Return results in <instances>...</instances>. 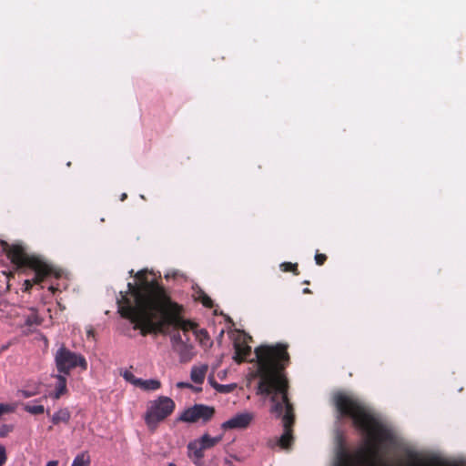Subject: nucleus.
Listing matches in <instances>:
<instances>
[{
	"mask_svg": "<svg viewBox=\"0 0 466 466\" xmlns=\"http://www.w3.org/2000/svg\"><path fill=\"white\" fill-rule=\"evenodd\" d=\"M49 289L52 291V293H53V294H54V293H55V291L56 290L53 286H51V287L49 288Z\"/></svg>",
	"mask_w": 466,
	"mask_h": 466,
	"instance_id": "f704fd0d",
	"label": "nucleus"
},
{
	"mask_svg": "<svg viewBox=\"0 0 466 466\" xmlns=\"http://www.w3.org/2000/svg\"><path fill=\"white\" fill-rule=\"evenodd\" d=\"M209 382L211 383V385L217 389L219 392H229L230 390L232 389V386L231 385H221V384H218L217 382H213V379L212 378H209L208 379Z\"/></svg>",
	"mask_w": 466,
	"mask_h": 466,
	"instance_id": "5701e85b",
	"label": "nucleus"
},
{
	"mask_svg": "<svg viewBox=\"0 0 466 466\" xmlns=\"http://www.w3.org/2000/svg\"><path fill=\"white\" fill-rule=\"evenodd\" d=\"M200 336H201V338H200V341H201L202 343L206 344L207 342H208L209 338H208V336L207 331L201 330V331H200Z\"/></svg>",
	"mask_w": 466,
	"mask_h": 466,
	"instance_id": "7c9ffc66",
	"label": "nucleus"
},
{
	"mask_svg": "<svg viewBox=\"0 0 466 466\" xmlns=\"http://www.w3.org/2000/svg\"><path fill=\"white\" fill-rule=\"evenodd\" d=\"M326 260H327V256L325 254L319 253V252L316 253L315 261H316L317 265L322 266L326 262Z\"/></svg>",
	"mask_w": 466,
	"mask_h": 466,
	"instance_id": "c85d7f7f",
	"label": "nucleus"
},
{
	"mask_svg": "<svg viewBox=\"0 0 466 466\" xmlns=\"http://www.w3.org/2000/svg\"><path fill=\"white\" fill-rule=\"evenodd\" d=\"M193 296L195 300L200 302L204 307L208 309L215 307L212 299L201 289H196Z\"/></svg>",
	"mask_w": 466,
	"mask_h": 466,
	"instance_id": "dca6fc26",
	"label": "nucleus"
},
{
	"mask_svg": "<svg viewBox=\"0 0 466 466\" xmlns=\"http://www.w3.org/2000/svg\"><path fill=\"white\" fill-rule=\"evenodd\" d=\"M71 418V413L68 410V409L64 408L58 410L56 412H55L52 416V422L54 424H59L61 422L66 423L69 421Z\"/></svg>",
	"mask_w": 466,
	"mask_h": 466,
	"instance_id": "f3484780",
	"label": "nucleus"
},
{
	"mask_svg": "<svg viewBox=\"0 0 466 466\" xmlns=\"http://www.w3.org/2000/svg\"><path fill=\"white\" fill-rule=\"evenodd\" d=\"M254 413L250 411H244L238 413L221 424V429L228 430H242L249 426L254 420Z\"/></svg>",
	"mask_w": 466,
	"mask_h": 466,
	"instance_id": "9b49d317",
	"label": "nucleus"
},
{
	"mask_svg": "<svg viewBox=\"0 0 466 466\" xmlns=\"http://www.w3.org/2000/svg\"><path fill=\"white\" fill-rule=\"evenodd\" d=\"M15 409L14 405L0 403V417L4 414L14 412Z\"/></svg>",
	"mask_w": 466,
	"mask_h": 466,
	"instance_id": "393cba45",
	"label": "nucleus"
},
{
	"mask_svg": "<svg viewBox=\"0 0 466 466\" xmlns=\"http://www.w3.org/2000/svg\"><path fill=\"white\" fill-rule=\"evenodd\" d=\"M12 431H13V426L12 425H6V424L2 425L0 427V438L5 437Z\"/></svg>",
	"mask_w": 466,
	"mask_h": 466,
	"instance_id": "cd10ccee",
	"label": "nucleus"
},
{
	"mask_svg": "<svg viewBox=\"0 0 466 466\" xmlns=\"http://www.w3.org/2000/svg\"><path fill=\"white\" fill-rule=\"evenodd\" d=\"M168 466H177L175 463H169Z\"/></svg>",
	"mask_w": 466,
	"mask_h": 466,
	"instance_id": "c9c22d12",
	"label": "nucleus"
},
{
	"mask_svg": "<svg viewBox=\"0 0 466 466\" xmlns=\"http://www.w3.org/2000/svg\"><path fill=\"white\" fill-rule=\"evenodd\" d=\"M117 328L123 334L128 337H136L137 334L160 333L165 331V327L174 322H120ZM190 324L191 322H187Z\"/></svg>",
	"mask_w": 466,
	"mask_h": 466,
	"instance_id": "6e6552de",
	"label": "nucleus"
},
{
	"mask_svg": "<svg viewBox=\"0 0 466 466\" xmlns=\"http://www.w3.org/2000/svg\"><path fill=\"white\" fill-rule=\"evenodd\" d=\"M90 462V455L87 451H83L75 457L71 466H89Z\"/></svg>",
	"mask_w": 466,
	"mask_h": 466,
	"instance_id": "6ab92c4d",
	"label": "nucleus"
},
{
	"mask_svg": "<svg viewBox=\"0 0 466 466\" xmlns=\"http://www.w3.org/2000/svg\"><path fill=\"white\" fill-rule=\"evenodd\" d=\"M127 193H123V194L120 196V200H121V201H124V200H126V199H127Z\"/></svg>",
	"mask_w": 466,
	"mask_h": 466,
	"instance_id": "473e14b6",
	"label": "nucleus"
},
{
	"mask_svg": "<svg viewBox=\"0 0 466 466\" xmlns=\"http://www.w3.org/2000/svg\"><path fill=\"white\" fill-rule=\"evenodd\" d=\"M137 388L144 391H156L161 388V382L157 379H140Z\"/></svg>",
	"mask_w": 466,
	"mask_h": 466,
	"instance_id": "2eb2a0df",
	"label": "nucleus"
},
{
	"mask_svg": "<svg viewBox=\"0 0 466 466\" xmlns=\"http://www.w3.org/2000/svg\"><path fill=\"white\" fill-rule=\"evenodd\" d=\"M213 314H214V316H223L225 318L224 320H227V321L232 320V319L229 316L224 314L222 311L218 312V309L217 308L214 309Z\"/></svg>",
	"mask_w": 466,
	"mask_h": 466,
	"instance_id": "c756f323",
	"label": "nucleus"
},
{
	"mask_svg": "<svg viewBox=\"0 0 466 466\" xmlns=\"http://www.w3.org/2000/svg\"><path fill=\"white\" fill-rule=\"evenodd\" d=\"M215 410L212 407L196 404L183 411L179 420L185 422H208L214 415Z\"/></svg>",
	"mask_w": 466,
	"mask_h": 466,
	"instance_id": "9d476101",
	"label": "nucleus"
},
{
	"mask_svg": "<svg viewBox=\"0 0 466 466\" xmlns=\"http://www.w3.org/2000/svg\"><path fill=\"white\" fill-rule=\"evenodd\" d=\"M54 361L57 372L70 374V372L79 368L81 370H87V360L86 358L76 351H72L64 344H61L54 355Z\"/></svg>",
	"mask_w": 466,
	"mask_h": 466,
	"instance_id": "423d86ee",
	"label": "nucleus"
},
{
	"mask_svg": "<svg viewBox=\"0 0 466 466\" xmlns=\"http://www.w3.org/2000/svg\"><path fill=\"white\" fill-rule=\"evenodd\" d=\"M175 410V402L166 396H159L147 403L145 421L148 428L154 430L157 424L167 418Z\"/></svg>",
	"mask_w": 466,
	"mask_h": 466,
	"instance_id": "0eeeda50",
	"label": "nucleus"
},
{
	"mask_svg": "<svg viewBox=\"0 0 466 466\" xmlns=\"http://www.w3.org/2000/svg\"><path fill=\"white\" fill-rule=\"evenodd\" d=\"M197 322L173 323L165 327V331L161 333H169L173 350L180 356L181 361H188L192 359L193 347L189 343V332L196 333Z\"/></svg>",
	"mask_w": 466,
	"mask_h": 466,
	"instance_id": "39448f33",
	"label": "nucleus"
},
{
	"mask_svg": "<svg viewBox=\"0 0 466 466\" xmlns=\"http://www.w3.org/2000/svg\"><path fill=\"white\" fill-rule=\"evenodd\" d=\"M120 375L124 378V380L127 382L137 388L140 378H137L132 371L128 370H120Z\"/></svg>",
	"mask_w": 466,
	"mask_h": 466,
	"instance_id": "aec40b11",
	"label": "nucleus"
},
{
	"mask_svg": "<svg viewBox=\"0 0 466 466\" xmlns=\"http://www.w3.org/2000/svg\"><path fill=\"white\" fill-rule=\"evenodd\" d=\"M333 402L339 416L350 418L363 437L361 446L353 454L339 447L333 466H466V461L441 462L420 458L353 394L338 392Z\"/></svg>",
	"mask_w": 466,
	"mask_h": 466,
	"instance_id": "f257e3e1",
	"label": "nucleus"
},
{
	"mask_svg": "<svg viewBox=\"0 0 466 466\" xmlns=\"http://www.w3.org/2000/svg\"><path fill=\"white\" fill-rule=\"evenodd\" d=\"M136 282L116 299L117 312L127 320H190L185 319L183 305L173 300L169 291L147 268L129 271Z\"/></svg>",
	"mask_w": 466,
	"mask_h": 466,
	"instance_id": "f03ea898",
	"label": "nucleus"
},
{
	"mask_svg": "<svg viewBox=\"0 0 466 466\" xmlns=\"http://www.w3.org/2000/svg\"><path fill=\"white\" fill-rule=\"evenodd\" d=\"M208 366L207 364L194 365L190 370V379L196 384H202L206 378Z\"/></svg>",
	"mask_w": 466,
	"mask_h": 466,
	"instance_id": "ddd939ff",
	"label": "nucleus"
},
{
	"mask_svg": "<svg viewBox=\"0 0 466 466\" xmlns=\"http://www.w3.org/2000/svg\"><path fill=\"white\" fill-rule=\"evenodd\" d=\"M279 268L283 272H292L295 276L299 275L298 263L283 262L279 265Z\"/></svg>",
	"mask_w": 466,
	"mask_h": 466,
	"instance_id": "412c9836",
	"label": "nucleus"
},
{
	"mask_svg": "<svg viewBox=\"0 0 466 466\" xmlns=\"http://www.w3.org/2000/svg\"><path fill=\"white\" fill-rule=\"evenodd\" d=\"M7 461L6 448L0 444V466H4Z\"/></svg>",
	"mask_w": 466,
	"mask_h": 466,
	"instance_id": "bb28decb",
	"label": "nucleus"
},
{
	"mask_svg": "<svg viewBox=\"0 0 466 466\" xmlns=\"http://www.w3.org/2000/svg\"><path fill=\"white\" fill-rule=\"evenodd\" d=\"M187 455L194 461L195 464H198L204 456V447L199 439L190 441L187 445Z\"/></svg>",
	"mask_w": 466,
	"mask_h": 466,
	"instance_id": "f8f14e48",
	"label": "nucleus"
},
{
	"mask_svg": "<svg viewBox=\"0 0 466 466\" xmlns=\"http://www.w3.org/2000/svg\"><path fill=\"white\" fill-rule=\"evenodd\" d=\"M58 465V461H50L46 463V466H57Z\"/></svg>",
	"mask_w": 466,
	"mask_h": 466,
	"instance_id": "2f4dec72",
	"label": "nucleus"
},
{
	"mask_svg": "<svg viewBox=\"0 0 466 466\" xmlns=\"http://www.w3.org/2000/svg\"><path fill=\"white\" fill-rule=\"evenodd\" d=\"M288 344L263 345L255 350V376L258 378L257 394L271 402L270 413L282 419L283 433L279 445L287 449L292 443L293 407L288 399V380L282 372L289 361Z\"/></svg>",
	"mask_w": 466,
	"mask_h": 466,
	"instance_id": "7ed1b4c3",
	"label": "nucleus"
},
{
	"mask_svg": "<svg viewBox=\"0 0 466 466\" xmlns=\"http://www.w3.org/2000/svg\"><path fill=\"white\" fill-rule=\"evenodd\" d=\"M68 374H64L58 372L57 374L54 375L53 377L56 380V385H55V392H54V399L57 400L62 395H64L66 392V377Z\"/></svg>",
	"mask_w": 466,
	"mask_h": 466,
	"instance_id": "4468645a",
	"label": "nucleus"
},
{
	"mask_svg": "<svg viewBox=\"0 0 466 466\" xmlns=\"http://www.w3.org/2000/svg\"><path fill=\"white\" fill-rule=\"evenodd\" d=\"M37 393L38 391L36 390H18L16 396L27 399L35 396Z\"/></svg>",
	"mask_w": 466,
	"mask_h": 466,
	"instance_id": "b1692460",
	"label": "nucleus"
},
{
	"mask_svg": "<svg viewBox=\"0 0 466 466\" xmlns=\"http://www.w3.org/2000/svg\"><path fill=\"white\" fill-rule=\"evenodd\" d=\"M303 293H304V294H310V293H311V290H310L309 288H305V289H303Z\"/></svg>",
	"mask_w": 466,
	"mask_h": 466,
	"instance_id": "72a5a7b5",
	"label": "nucleus"
},
{
	"mask_svg": "<svg viewBox=\"0 0 466 466\" xmlns=\"http://www.w3.org/2000/svg\"><path fill=\"white\" fill-rule=\"evenodd\" d=\"M0 246L7 258L20 269H31L35 272L32 279L24 281V291L29 292L33 285L39 284L48 277L59 279L62 272L55 268L36 256L28 255L20 245H9L6 241L0 240Z\"/></svg>",
	"mask_w": 466,
	"mask_h": 466,
	"instance_id": "20e7f679",
	"label": "nucleus"
},
{
	"mask_svg": "<svg viewBox=\"0 0 466 466\" xmlns=\"http://www.w3.org/2000/svg\"><path fill=\"white\" fill-rule=\"evenodd\" d=\"M199 441L203 444L204 449L207 450L220 442L222 441V435L211 437L208 434H204L201 438H199Z\"/></svg>",
	"mask_w": 466,
	"mask_h": 466,
	"instance_id": "a211bd4d",
	"label": "nucleus"
},
{
	"mask_svg": "<svg viewBox=\"0 0 466 466\" xmlns=\"http://www.w3.org/2000/svg\"><path fill=\"white\" fill-rule=\"evenodd\" d=\"M24 410L34 415L42 414L45 412V408L43 405H32L27 403L24 406Z\"/></svg>",
	"mask_w": 466,
	"mask_h": 466,
	"instance_id": "4be33fe9",
	"label": "nucleus"
},
{
	"mask_svg": "<svg viewBox=\"0 0 466 466\" xmlns=\"http://www.w3.org/2000/svg\"><path fill=\"white\" fill-rule=\"evenodd\" d=\"M177 388L178 389H182V388H187V389H191L192 390L194 391H200L202 389L201 387H198V386H193L192 384L188 383V382H177L176 384Z\"/></svg>",
	"mask_w": 466,
	"mask_h": 466,
	"instance_id": "a878e982",
	"label": "nucleus"
},
{
	"mask_svg": "<svg viewBox=\"0 0 466 466\" xmlns=\"http://www.w3.org/2000/svg\"><path fill=\"white\" fill-rule=\"evenodd\" d=\"M228 335L235 349L234 360L237 362H242L247 360L251 355V337L248 336L245 331L238 329H230L228 330Z\"/></svg>",
	"mask_w": 466,
	"mask_h": 466,
	"instance_id": "1a4fd4ad",
	"label": "nucleus"
}]
</instances>
